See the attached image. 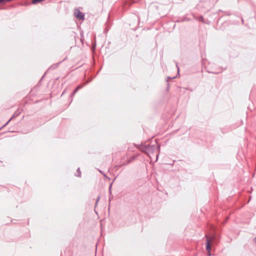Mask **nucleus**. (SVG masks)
<instances>
[{
	"instance_id": "1a4fd4ad",
	"label": "nucleus",
	"mask_w": 256,
	"mask_h": 256,
	"mask_svg": "<svg viewBox=\"0 0 256 256\" xmlns=\"http://www.w3.org/2000/svg\"><path fill=\"white\" fill-rule=\"evenodd\" d=\"M158 155L156 156V159H158Z\"/></svg>"
},
{
	"instance_id": "7ed1b4c3",
	"label": "nucleus",
	"mask_w": 256,
	"mask_h": 256,
	"mask_svg": "<svg viewBox=\"0 0 256 256\" xmlns=\"http://www.w3.org/2000/svg\"><path fill=\"white\" fill-rule=\"evenodd\" d=\"M222 68H220L218 70H214V71H212L211 72L212 73H213V74H218L220 72H222Z\"/></svg>"
},
{
	"instance_id": "f257e3e1",
	"label": "nucleus",
	"mask_w": 256,
	"mask_h": 256,
	"mask_svg": "<svg viewBox=\"0 0 256 256\" xmlns=\"http://www.w3.org/2000/svg\"><path fill=\"white\" fill-rule=\"evenodd\" d=\"M206 250L208 252V256H210V251L211 250V242L212 241V237H208L207 236H206Z\"/></svg>"
},
{
	"instance_id": "6e6552de",
	"label": "nucleus",
	"mask_w": 256,
	"mask_h": 256,
	"mask_svg": "<svg viewBox=\"0 0 256 256\" xmlns=\"http://www.w3.org/2000/svg\"><path fill=\"white\" fill-rule=\"evenodd\" d=\"M11 1L10 0H0V4L4 2H7Z\"/></svg>"
},
{
	"instance_id": "423d86ee",
	"label": "nucleus",
	"mask_w": 256,
	"mask_h": 256,
	"mask_svg": "<svg viewBox=\"0 0 256 256\" xmlns=\"http://www.w3.org/2000/svg\"><path fill=\"white\" fill-rule=\"evenodd\" d=\"M80 86H78V87H77V88L75 89V90L74 91V92H73V94H74L76 92L78 91V89H80Z\"/></svg>"
},
{
	"instance_id": "0eeeda50",
	"label": "nucleus",
	"mask_w": 256,
	"mask_h": 256,
	"mask_svg": "<svg viewBox=\"0 0 256 256\" xmlns=\"http://www.w3.org/2000/svg\"><path fill=\"white\" fill-rule=\"evenodd\" d=\"M77 172L78 173V174L77 176H80V168H78Z\"/></svg>"
},
{
	"instance_id": "f03ea898",
	"label": "nucleus",
	"mask_w": 256,
	"mask_h": 256,
	"mask_svg": "<svg viewBox=\"0 0 256 256\" xmlns=\"http://www.w3.org/2000/svg\"><path fill=\"white\" fill-rule=\"evenodd\" d=\"M74 14L76 18L80 20L84 19V14L78 10H76L74 11Z\"/></svg>"
},
{
	"instance_id": "20e7f679",
	"label": "nucleus",
	"mask_w": 256,
	"mask_h": 256,
	"mask_svg": "<svg viewBox=\"0 0 256 256\" xmlns=\"http://www.w3.org/2000/svg\"><path fill=\"white\" fill-rule=\"evenodd\" d=\"M44 0H32V3L33 4H38V2H40L42 1H44Z\"/></svg>"
},
{
	"instance_id": "39448f33",
	"label": "nucleus",
	"mask_w": 256,
	"mask_h": 256,
	"mask_svg": "<svg viewBox=\"0 0 256 256\" xmlns=\"http://www.w3.org/2000/svg\"><path fill=\"white\" fill-rule=\"evenodd\" d=\"M197 20L199 21L204 22V19L202 16H200L197 18Z\"/></svg>"
}]
</instances>
